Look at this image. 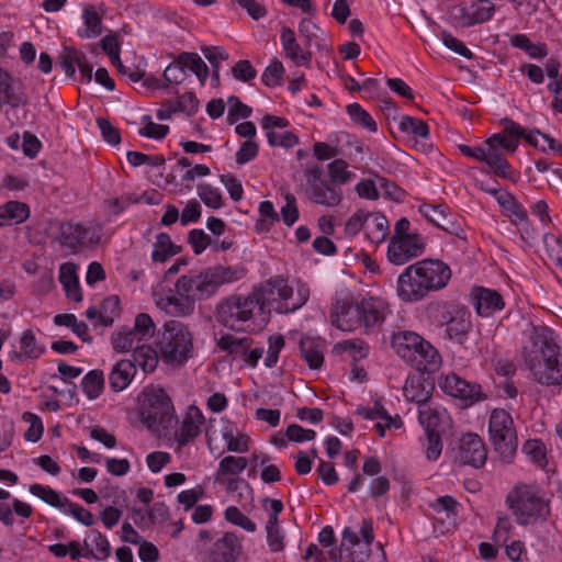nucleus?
I'll use <instances>...</instances> for the list:
<instances>
[{
	"instance_id": "1",
	"label": "nucleus",
	"mask_w": 562,
	"mask_h": 562,
	"mask_svg": "<svg viewBox=\"0 0 562 562\" xmlns=\"http://www.w3.org/2000/svg\"><path fill=\"white\" fill-rule=\"evenodd\" d=\"M246 270L241 267L216 265L200 272L181 276L175 283V290L154 291L156 306L175 317L193 314L195 302L213 296L223 284L241 279Z\"/></svg>"
},
{
	"instance_id": "2",
	"label": "nucleus",
	"mask_w": 562,
	"mask_h": 562,
	"mask_svg": "<svg viewBox=\"0 0 562 562\" xmlns=\"http://www.w3.org/2000/svg\"><path fill=\"white\" fill-rule=\"evenodd\" d=\"M522 357L532 379L546 386L562 385V353L546 328L533 327Z\"/></svg>"
},
{
	"instance_id": "3",
	"label": "nucleus",
	"mask_w": 562,
	"mask_h": 562,
	"mask_svg": "<svg viewBox=\"0 0 562 562\" xmlns=\"http://www.w3.org/2000/svg\"><path fill=\"white\" fill-rule=\"evenodd\" d=\"M450 268L440 260L425 259L407 267L398 277L397 292L404 301H418L430 291L445 288Z\"/></svg>"
},
{
	"instance_id": "4",
	"label": "nucleus",
	"mask_w": 562,
	"mask_h": 562,
	"mask_svg": "<svg viewBox=\"0 0 562 562\" xmlns=\"http://www.w3.org/2000/svg\"><path fill=\"white\" fill-rule=\"evenodd\" d=\"M392 347L400 358L419 372L432 373L441 364L438 351L414 331L395 333L392 336Z\"/></svg>"
},
{
	"instance_id": "5",
	"label": "nucleus",
	"mask_w": 562,
	"mask_h": 562,
	"mask_svg": "<svg viewBox=\"0 0 562 562\" xmlns=\"http://www.w3.org/2000/svg\"><path fill=\"white\" fill-rule=\"evenodd\" d=\"M261 302V308L277 303L278 313H291L301 308L310 297V289L301 283H296V294L288 284V281L280 276L270 278L263 282L256 293Z\"/></svg>"
},
{
	"instance_id": "6",
	"label": "nucleus",
	"mask_w": 562,
	"mask_h": 562,
	"mask_svg": "<svg viewBox=\"0 0 562 562\" xmlns=\"http://www.w3.org/2000/svg\"><path fill=\"white\" fill-rule=\"evenodd\" d=\"M507 503L520 525L546 520L550 514L549 503L533 485L517 484L508 494Z\"/></svg>"
},
{
	"instance_id": "7",
	"label": "nucleus",
	"mask_w": 562,
	"mask_h": 562,
	"mask_svg": "<svg viewBox=\"0 0 562 562\" xmlns=\"http://www.w3.org/2000/svg\"><path fill=\"white\" fill-rule=\"evenodd\" d=\"M192 334L179 321L166 322L159 331L158 347L164 361L170 364H182L192 350Z\"/></svg>"
},
{
	"instance_id": "8",
	"label": "nucleus",
	"mask_w": 562,
	"mask_h": 562,
	"mask_svg": "<svg viewBox=\"0 0 562 562\" xmlns=\"http://www.w3.org/2000/svg\"><path fill=\"white\" fill-rule=\"evenodd\" d=\"M263 312L257 294L247 296L232 295L222 300L216 307V319L233 330H244L245 324Z\"/></svg>"
},
{
	"instance_id": "9",
	"label": "nucleus",
	"mask_w": 562,
	"mask_h": 562,
	"mask_svg": "<svg viewBox=\"0 0 562 562\" xmlns=\"http://www.w3.org/2000/svg\"><path fill=\"white\" fill-rule=\"evenodd\" d=\"M140 416L149 429L167 428L173 419V406L164 389L149 385L139 395Z\"/></svg>"
},
{
	"instance_id": "10",
	"label": "nucleus",
	"mask_w": 562,
	"mask_h": 562,
	"mask_svg": "<svg viewBox=\"0 0 562 562\" xmlns=\"http://www.w3.org/2000/svg\"><path fill=\"white\" fill-rule=\"evenodd\" d=\"M491 442L504 462H510L516 453L518 441L514 420L508 412L492 411L488 423Z\"/></svg>"
},
{
	"instance_id": "11",
	"label": "nucleus",
	"mask_w": 562,
	"mask_h": 562,
	"mask_svg": "<svg viewBox=\"0 0 562 562\" xmlns=\"http://www.w3.org/2000/svg\"><path fill=\"white\" fill-rule=\"evenodd\" d=\"M323 168L318 165L305 169L308 198L316 204L337 206L342 200V192L337 186L323 179Z\"/></svg>"
},
{
	"instance_id": "12",
	"label": "nucleus",
	"mask_w": 562,
	"mask_h": 562,
	"mask_svg": "<svg viewBox=\"0 0 562 562\" xmlns=\"http://www.w3.org/2000/svg\"><path fill=\"white\" fill-rule=\"evenodd\" d=\"M102 229L97 225L82 226L76 223H64L59 228V241L65 248L76 254L79 248L99 244Z\"/></svg>"
},
{
	"instance_id": "13",
	"label": "nucleus",
	"mask_w": 562,
	"mask_h": 562,
	"mask_svg": "<svg viewBox=\"0 0 562 562\" xmlns=\"http://www.w3.org/2000/svg\"><path fill=\"white\" fill-rule=\"evenodd\" d=\"M454 460L463 465L481 468L487 459L486 447L476 434H465L453 448Z\"/></svg>"
},
{
	"instance_id": "14",
	"label": "nucleus",
	"mask_w": 562,
	"mask_h": 562,
	"mask_svg": "<svg viewBox=\"0 0 562 562\" xmlns=\"http://www.w3.org/2000/svg\"><path fill=\"white\" fill-rule=\"evenodd\" d=\"M369 554L368 544H361L358 535L349 528L344 530L340 546L329 551L334 562H366Z\"/></svg>"
},
{
	"instance_id": "15",
	"label": "nucleus",
	"mask_w": 562,
	"mask_h": 562,
	"mask_svg": "<svg viewBox=\"0 0 562 562\" xmlns=\"http://www.w3.org/2000/svg\"><path fill=\"white\" fill-rule=\"evenodd\" d=\"M425 249V243L419 235L405 236L403 238H391L387 246V258L390 262L402 266L407 261L419 257Z\"/></svg>"
},
{
	"instance_id": "16",
	"label": "nucleus",
	"mask_w": 562,
	"mask_h": 562,
	"mask_svg": "<svg viewBox=\"0 0 562 562\" xmlns=\"http://www.w3.org/2000/svg\"><path fill=\"white\" fill-rule=\"evenodd\" d=\"M439 386L446 394L463 401L465 406H470L483 397L479 384L470 383L454 373L441 378Z\"/></svg>"
},
{
	"instance_id": "17",
	"label": "nucleus",
	"mask_w": 562,
	"mask_h": 562,
	"mask_svg": "<svg viewBox=\"0 0 562 562\" xmlns=\"http://www.w3.org/2000/svg\"><path fill=\"white\" fill-rule=\"evenodd\" d=\"M362 327L367 333L379 328L389 313L387 303L380 297H366L359 302Z\"/></svg>"
},
{
	"instance_id": "18",
	"label": "nucleus",
	"mask_w": 562,
	"mask_h": 562,
	"mask_svg": "<svg viewBox=\"0 0 562 562\" xmlns=\"http://www.w3.org/2000/svg\"><path fill=\"white\" fill-rule=\"evenodd\" d=\"M240 551L237 537L226 532L207 551L204 552V562H236Z\"/></svg>"
},
{
	"instance_id": "19",
	"label": "nucleus",
	"mask_w": 562,
	"mask_h": 562,
	"mask_svg": "<svg viewBox=\"0 0 562 562\" xmlns=\"http://www.w3.org/2000/svg\"><path fill=\"white\" fill-rule=\"evenodd\" d=\"M447 210L448 207L445 204H423L419 206V212L434 225L451 235L461 236L463 233L462 227L454 221L451 214L447 213Z\"/></svg>"
},
{
	"instance_id": "20",
	"label": "nucleus",
	"mask_w": 562,
	"mask_h": 562,
	"mask_svg": "<svg viewBox=\"0 0 562 562\" xmlns=\"http://www.w3.org/2000/svg\"><path fill=\"white\" fill-rule=\"evenodd\" d=\"M334 324L344 331H353L362 327L359 302L337 301Z\"/></svg>"
},
{
	"instance_id": "21",
	"label": "nucleus",
	"mask_w": 562,
	"mask_h": 562,
	"mask_svg": "<svg viewBox=\"0 0 562 562\" xmlns=\"http://www.w3.org/2000/svg\"><path fill=\"white\" fill-rule=\"evenodd\" d=\"M26 103V95L22 91L20 83L0 68V104H7L13 109Z\"/></svg>"
},
{
	"instance_id": "22",
	"label": "nucleus",
	"mask_w": 562,
	"mask_h": 562,
	"mask_svg": "<svg viewBox=\"0 0 562 562\" xmlns=\"http://www.w3.org/2000/svg\"><path fill=\"white\" fill-rule=\"evenodd\" d=\"M136 374L135 362L130 359L117 361L109 374V385L114 392L125 390Z\"/></svg>"
},
{
	"instance_id": "23",
	"label": "nucleus",
	"mask_w": 562,
	"mask_h": 562,
	"mask_svg": "<svg viewBox=\"0 0 562 562\" xmlns=\"http://www.w3.org/2000/svg\"><path fill=\"white\" fill-rule=\"evenodd\" d=\"M473 305L479 315L488 316L493 312L502 310L504 302L496 291L480 288L473 296Z\"/></svg>"
},
{
	"instance_id": "24",
	"label": "nucleus",
	"mask_w": 562,
	"mask_h": 562,
	"mask_svg": "<svg viewBox=\"0 0 562 562\" xmlns=\"http://www.w3.org/2000/svg\"><path fill=\"white\" fill-rule=\"evenodd\" d=\"M203 419L202 413L196 407L189 409L180 429L176 432V439L180 446L187 445L199 436Z\"/></svg>"
},
{
	"instance_id": "25",
	"label": "nucleus",
	"mask_w": 562,
	"mask_h": 562,
	"mask_svg": "<svg viewBox=\"0 0 562 562\" xmlns=\"http://www.w3.org/2000/svg\"><path fill=\"white\" fill-rule=\"evenodd\" d=\"M495 11V4L491 0H477L468 9L461 10V20L464 26L488 21Z\"/></svg>"
},
{
	"instance_id": "26",
	"label": "nucleus",
	"mask_w": 562,
	"mask_h": 562,
	"mask_svg": "<svg viewBox=\"0 0 562 562\" xmlns=\"http://www.w3.org/2000/svg\"><path fill=\"white\" fill-rule=\"evenodd\" d=\"M281 43L284 54L296 65H305L311 59V54L302 49L295 38L294 31L284 26L281 31Z\"/></svg>"
},
{
	"instance_id": "27",
	"label": "nucleus",
	"mask_w": 562,
	"mask_h": 562,
	"mask_svg": "<svg viewBox=\"0 0 562 562\" xmlns=\"http://www.w3.org/2000/svg\"><path fill=\"white\" fill-rule=\"evenodd\" d=\"M484 156L482 161L485 162L493 172L502 178L509 177V165L507 160L503 157L499 147L497 144L491 143V137L486 140L485 146H483Z\"/></svg>"
},
{
	"instance_id": "28",
	"label": "nucleus",
	"mask_w": 562,
	"mask_h": 562,
	"mask_svg": "<svg viewBox=\"0 0 562 562\" xmlns=\"http://www.w3.org/2000/svg\"><path fill=\"white\" fill-rule=\"evenodd\" d=\"M446 409L425 403L418 408V418L425 432H440V425L446 418Z\"/></svg>"
},
{
	"instance_id": "29",
	"label": "nucleus",
	"mask_w": 562,
	"mask_h": 562,
	"mask_svg": "<svg viewBox=\"0 0 562 562\" xmlns=\"http://www.w3.org/2000/svg\"><path fill=\"white\" fill-rule=\"evenodd\" d=\"M59 281L64 286L67 297L75 302H81L82 295L77 277L76 265L66 262L60 266Z\"/></svg>"
},
{
	"instance_id": "30",
	"label": "nucleus",
	"mask_w": 562,
	"mask_h": 562,
	"mask_svg": "<svg viewBox=\"0 0 562 562\" xmlns=\"http://www.w3.org/2000/svg\"><path fill=\"white\" fill-rule=\"evenodd\" d=\"M364 234L372 244L385 240L389 234V222L381 213H368Z\"/></svg>"
},
{
	"instance_id": "31",
	"label": "nucleus",
	"mask_w": 562,
	"mask_h": 562,
	"mask_svg": "<svg viewBox=\"0 0 562 562\" xmlns=\"http://www.w3.org/2000/svg\"><path fill=\"white\" fill-rule=\"evenodd\" d=\"M30 216L27 204L9 201L0 206V226L20 224Z\"/></svg>"
},
{
	"instance_id": "32",
	"label": "nucleus",
	"mask_w": 562,
	"mask_h": 562,
	"mask_svg": "<svg viewBox=\"0 0 562 562\" xmlns=\"http://www.w3.org/2000/svg\"><path fill=\"white\" fill-rule=\"evenodd\" d=\"M83 547L87 549V552L83 554L87 558L105 560L111 553L108 539L98 530L91 531L90 536L85 539Z\"/></svg>"
},
{
	"instance_id": "33",
	"label": "nucleus",
	"mask_w": 562,
	"mask_h": 562,
	"mask_svg": "<svg viewBox=\"0 0 562 562\" xmlns=\"http://www.w3.org/2000/svg\"><path fill=\"white\" fill-rule=\"evenodd\" d=\"M300 351L302 358L311 369H318L323 364L324 356L321 341L305 337L300 341Z\"/></svg>"
},
{
	"instance_id": "34",
	"label": "nucleus",
	"mask_w": 562,
	"mask_h": 562,
	"mask_svg": "<svg viewBox=\"0 0 562 562\" xmlns=\"http://www.w3.org/2000/svg\"><path fill=\"white\" fill-rule=\"evenodd\" d=\"M132 357L135 368L138 366L145 373L153 372L158 363L157 351L148 345H136Z\"/></svg>"
},
{
	"instance_id": "35",
	"label": "nucleus",
	"mask_w": 562,
	"mask_h": 562,
	"mask_svg": "<svg viewBox=\"0 0 562 562\" xmlns=\"http://www.w3.org/2000/svg\"><path fill=\"white\" fill-rule=\"evenodd\" d=\"M403 395L407 401L424 405L430 397V390L416 378H407L403 386Z\"/></svg>"
},
{
	"instance_id": "36",
	"label": "nucleus",
	"mask_w": 562,
	"mask_h": 562,
	"mask_svg": "<svg viewBox=\"0 0 562 562\" xmlns=\"http://www.w3.org/2000/svg\"><path fill=\"white\" fill-rule=\"evenodd\" d=\"M471 328V322L469 319V316L465 314H461L459 316L452 317L446 328V333L448 337L460 344L463 345L467 340L468 333Z\"/></svg>"
},
{
	"instance_id": "37",
	"label": "nucleus",
	"mask_w": 562,
	"mask_h": 562,
	"mask_svg": "<svg viewBox=\"0 0 562 562\" xmlns=\"http://www.w3.org/2000/svg\"><path fill=\"white\" fill-rule=\"evenodd\" d=\"M20 349L21 353L13 352L11 356L12 359H20L22 356L36 359L45 351V348L37 344L36 337L31 329L22 334L20 338Z\"/></svg>"
},
{
	"instance_id": "38",
	"label": "nucleus",
	"mask_w": 562,
	"mask_h": 562,
	"mask_svg": "<svg viewBox=\"0 0 562 562\" xmlns=\"http://www.w3.org/2000/svg\"><path fill=\"white\" fill-rule=\"evenodd\" d=\"M251 346L249 337H235L233 335H224L218 340V347L227 351L234 357H245Z\"/></svg>"
},
{
	"instance_id": "39",
	"label": "nucleus",
	"mask_w": 562,
	"mask_h": 562,
	"mask_svg": "<svg viewBox=\"0 0 562 562\" xmlns=\"http://www.w3.org/2000/svg\"><path fill=\"white\" fill-rule=\"evenodd\" d=\"M30 493L34 496L41 498L48 505L53 507H57L60 510H64L66 506H69V498L61 497L59 493L50 488L49 486H44L41 484H32L30 486Z\"/></svg>"
},
{
	"instance_id": "40",
	"label": "nucleus",
	"mask_w": 562,
	"mask_h": 562,
	"mask_svg": "<svg viewBox=\"0 0 562 562\" xmlns=\"http://www.w3.org/2000/svg\"><path fill=\"white\" fill-rule=\"evenodd\" d=\"M82 19L85 22V29L79 31L80 37L93 38L102 33L101 18L93 7H87L83 9Z\"/></svg>"
},
{
	"instance_id": "41",
	"label": "nucleus",
	"mask_w": 562,
	"mask_h": 562,
	"mask_svg": "<svg viewBox=\"0 0 562 562\" xmlns=\"http://www.w3.org/2000/svg\"><path fill=\"white\" fill-rule=\"evenodd\" d=\"M178 248L172 244L168 234L160 233L157 235L151 258L156 262H165L169 257L175 256Z\"/></svg>"
},
{
	"instance_id": "42",
	"label": "nucleus",
	"mask_w": 562,
	"mask_h": 562,
	"mask_svg": "<svg viewBox=\"0 0 562 562\" xmlns=\"http://www.w3.org/2000/svg\"><path fill=\"white\" fill-rule=\"evenodd\" d=\"M85 394L90 398H97L104 387L103 372L100 370H92L88 372L81 382Z\"/></svg>"
},
{
	"instance_id": "43",
	"label": "nucleus",
	"mask_w": 562,
	"mask_h": 562,
	"mask_svg": "<svg viewBox=\"0 0 562 562\" xmlns=\"http://www.w3.org/2000/svg\"><path fill=\"white\" fill-rule=\"evenodd\" d=\"M142 338L131 328L117 331L112 336V346L119 352L135 350L136 345H140Z\"/></svg>"
},
{
	"instance_id": "44",
	"label": "nucleus",
	"mask_w": 562,
	"mask_h": 562,
	"mask_svg": "<svg viewBox=\"0 0 562 562\" xmlns=\"http://www.w3.org/2000/svg\"><path fill=\"white\" fill-rule=\"evenodd\" d=\"M181 59L183 60L186 68H189L199 79L201 85H204L207 76H209V67L202 60V58L196 53H188L183 52L180 54Z\"/></svg>"
},
{
	"instance_id": "45",
	"label": "nucleus",
	"mask_w": 562,
	"mask_h": 562,
	"mask_svg": "<svg viewBox=\"0 0 562 562\" xmlns=\"http://www.w3.org/2000/svg\"><path fill=\"white\" fill-rule=\"evenodd\" d=\"M356 413L360 416H363L366 419L370 420H386L387 427H400L401 420L397 418H392L386 411L383 408L380 403H375L374 407L368 408L363 406H359Z\"/></svg>"
},
{
	"instance_id": "46",
	"label": "nucleus",
	"mask_w": 562,
	"mask_h": 562,
	"mask_svg": "<svg viewBox=\"0 0 562 562\" xmlns=\"http://www.w3.org/2000/svg\"><path fill=\"white\" fill-rule=\"evenodd\" d=\"M400 130L403 133L422 138H426L429 134V128L426 122L408 115L401 117Z\"/></svg>"
},
{
	"instance_id": "47",
	"label": "nucleus",
	"mask_w": 562,
	"mask_h": 562,
	"mask_svg": "<svg viewBox=\"0 0 562 562\" xmlns=\"http://www.w3.org/2000/svg\"><path fill=\"white\" fill-rule=\"evenodd\" d=\"M260 220L257 221L256 229L258 232H268L274 223L279 221V214L270 201H262L259 205Z\"/></svg>"
},
{
	"instance_id": "48",
	"label": "nucleus",
	"mask_w": 562,
	"mask_h": 562,
	"mask_svg": "<svg viewBox=\"0 0 562 562\" xmlns=\"http://www.w3.org/2000/svg\"><path fill=\"white\" fill-rule=\"evenodd\" d=\"M247 464H248L247 459L244 457L228 456V457L223 458L220 461L217 474H218V476H221V475H238L246 469Z\"/></svg>"
},
{
	"instance_id": "49",
	"label": "nucleus",
	"mask_w": 562,
	"mask_h": 562,
	"mask_svg": "<svg viewBox=\"0 0 562 562\" xmlns=\"http://www.w3.org/2000/svg\"><path fill=\"white\" fill-rule=\"evenodd\" d=\"M347 111L351 117V120L361 125L363 128L371 133H375L378 127L375 121L372 116L362 109L358 103H351L348 105Z\"/></svg>"
},
{
	"instance_id": "50",
	"label": "nucleus",
	"mask_w": 562,
	"mask_h": 562,
	"mask_svg": "<svg viewBox=\"0 0 562 562\" xmlns=\"http://www.w3.org/2000/svg\"><path fill=\"white\" fill-rule=\"evenodd\" d=\"M181 55L179 54L173 61H171L164 71V79L167 83L180 85L187 78L186 67L182 64Z\"/></svg>"
},
{
	"instance_id": "51",
	"label": "nucleus",
	"mask_w": 562,
	"mask_h": 562,
	"mask_svg": "<svg viewBox=\"0 0 562 562\" xmlns=\"http://www.w3.org/2000/svg\"><path fill=\"white\" fill-rule=\"evenodd\" d=\"M116 310L119 307V299L116 296L108 297L103 301L102 311H99L97 307L91 306L87 310L86 315L90 319H94L99 317L100 323L104 326H111L113 323V317L106 315L104 312L106 308Z\"/></svg>"
},
{
	"instance_id": "52",
	"label": "nucleus",
	"mask_w": 562,
	"mask_h": 562,
	"mask_svg": "<svg viewBox=\"0 0 562 562\" xmlns=\"http://www.w3.org/2000/svg\"><path fill=\"white\" fill-rule=\"evenodd\" d=\"M85 59V55L75 47H65L60 55L59 65L65 70L66 75L72 77L76 72L75 66Z\"/></svg>"
},
{
	"instance_id": "53",
	"label": "nucleus",
	"mask_w": 562,
	"mask_h": 562,
	"mask_svg": "<svg viewBox=\"0 0 562 562\" xmlns=\"http://www.w3.org/2000/svg\"><path fill=\"white\" fill-rule=\"evenodd\" d=\"M198 195L203 201V203L211 209H220L223 205L221 192L218 189L212 187L211 184H199Z\"/></svg>"
},
{
	"instance_id": "54",
	"label": "nucleus",
	"mask_w": 562,
	"mask_h": 562,
	"mask_svg": "<svg viewBox=\"0 0 562 562\" xmlns=\"http://www.w3.org/2000/svg\"><path fill=\"white\" fill-rule=\"evenodd\" d=\"M525 453L539 468L544 469L547 465L546 448L540 440H528L522 447Z\"/></svg>"
},
{
	"instance_id": "55",
	"label": "nucleus",
	"mask_w": 562,
	"mask_h": 562,
	"mask_svg": "<svg viewBox=\"0 0 562 562\" xmlns=\"http://www.w3.org/2000/svg\"><path fill=\"white\" fill-rule=\"evenodd\" d=\"M327 167H328V173L330 177V182L334 183L335 186H336V183L345 184L352 177V173L347 170V168H348L347 162L342 159H336V160L331 161L330 164H328Z\"/></svg>"
},
{
	"instance_id": "56",
	"label": "nucleus",
	"mask_w": 562,
	"mask_h": 562,
	"mask_svg": "<svg viewBox=\"0 0 562 562\" xmlns=\"http://www.w3.org/2000/svg\"><path fill=\"white\" fill-rule=\"evenodd\" d=\"M101 48L109 56L112 65L115 68H122L120 59V44L115 35H106L101 40Z\"/></svg>"
},
{
	"instance_id": "57",
	"label": "nucleus",
	"mask_w": 562,
	"mask_h": 562,
	"mask_svg": "<svg viewBox=\"0 0 562 562\" xmlns=\"http://www.w3.org/2000/svg\"><path fill=\"white\" fill-rule=\"evenodd\" d=\"M225 518L229 522L241 527L246 531L254 532L256 530V524L235 506H229L226 508Z\"/></svg>"
},
{
	"instance_id": "58",
	"label": "nucleus",
	"mask_w": 562,
	"mask_h": 562,
	"mask_svg": "<svg viewBox=\"0 0 562 562\" xmlns=\"http://www.w3.org/2000/svg\"><path fill=\"white\" fill-rule=\"evenodd\" d=\"M227 103V121L231 124L235 123L239 119H247L251 114V109L246 104L241 103V101L237 97H229Z\"/></svg>"
},
{
	"instance_id": "59",
	"label": "nucleus",
	"mask_w": 562,
	"mask_h": 562,
	"mask_svg": "<svg viewBox=\"0 0 562 562\" xmlns=\"http://www.w3.org/2000/svg\"><path fill=\"white\" fill-rule=\"evenodd\" d=\"M132 329L144 340L154 335L155 324L148 314L142 313L136 316Z\"/></svg>"
},
{
	"instance_id": "60",
	"label": "nucleus",
	"mask_w": 562,
	"mask_h": 562,
	"mask_svg": "<svg viewBox=\"0 0 562 562\" xmlns=\"http://www.w3.org/2000/svg\"><path fill=\"white\" fill-rule=\"evenodd\" d=\"M143 120L146 124L138 131L139 135L154 139H162L167 135L169 131L168 125L156 124L151 122L150 117L147 115H145Z\"/></svg>"
},
{
	"instance_id": "61",
	"label": "nucleus",
	"mask_w": 562,
	"mask_h": 562,
	"mask_svg": "<svg viewBox=\"0 0 562 562\" xmlns=\"http://www.w3.org/2000/svg\"><path fill=\"white\" fill-rule=\"evenodd\" d=\"M543 243L553 263L562 270V243L554 235H544Z\"/></svg>"
},
{
	"instance_id": "62",
	"label": "nucleus",
	"mask_w": 562,
	"mask_h": 562,
	"mask_svg": "<svg viewBox=\"0 0 562 562\" xmlns=\"http://www.w3.org/2000/svg\"><path fill=\"white\" fill-rule=\"evenodd\" d=\"M284 68L281 61L273 60L262 74V82L268 87L280 85Z\"/></svg>"
},
{
	"instance_id": "63",
	"label": "nucleus",
	"mask_w": 562,
	"mask_h": 562,
	"mask_svg": "<svg viewBox=\"0 0 562 562\" xmlns=\"http://www.w3.org/2000/svg\"><path fill=\"white\" fill-rule=\"evenodd\" d=\"M188 240L196 255L204 251L207 246H212L211 237L203 229H192L188 235Z\"/></svg>"
},
{
	"instance_id": "64",
	"label": "nucleus",
	"mask_w": 562,
	"mask_h": 562,
	"mask_svg": "<svg viewBox=\"0 0 562 562\" xmlns=\"http://www.w3.org/2000/svg\"><path fill=\"white\" fill-rule=\"evenodd\" d=\"M98 127L101 132L103 139L110 145H117L121 142V135L119 130L113 126L106 119H97Z\"/></svg>"
}]
</instances>
